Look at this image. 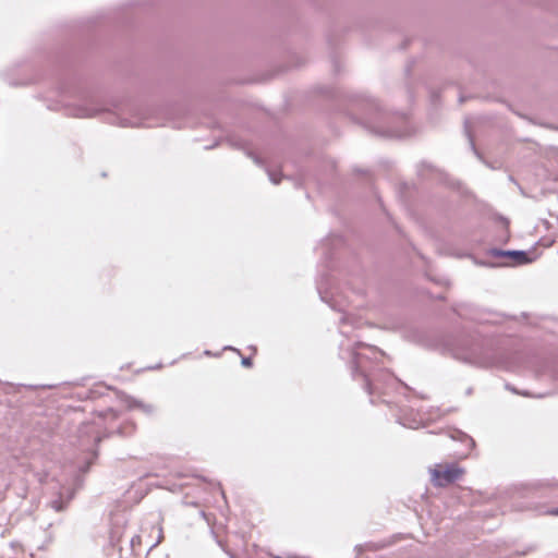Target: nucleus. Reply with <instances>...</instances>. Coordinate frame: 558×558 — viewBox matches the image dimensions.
<instances>
[{"instance_id": "bb28decb", "label": "nucleus", "mask_w": 558, "mask_h": 558, "mask_svg": "<svg viewBox=\"0 0 558 558\" xmlns=\"http://www.w3.org/2000/svg\"><path fill=\"white\" fill-rule=\"evenodd\" d=\"M471 392H472V388H469V389L466 390V393H468V395H470Z\"/></svg>"}, {"instance_id": "a878e982", "label": "nucleus", "mask_w": 558, "mask_h": 558, "mask_svg": "<svg viewBox=\"0 0 558 558\" xmlns=\"http://www.w3.org/2000/svg\"><path fill=\"white\" fill-rule=\"evenodd\" d=\"M459 101H460V102H463V101H464V98H463L462 96H460Z\"/></svg>"}, {"instance_id": "f257e3e1", "label": "nucleus", "mask_w": 558, "mask_h": 558, "mask_svg": "<svg viewBox=\"0 0 558 558\" xmlns=\"http://www.w3.org/2000/svg\"><path fill=\"white\" fill-rule=\"evenodd\" d=\"M316 289L320 300L330 307L342 313L339 320V332L342 339L339 342V357L349 368L354 380H361L364 390L368 395L381 391L390 381L399 379L384 367L385 352L375 345L365 343L360 337L348 328L354 326L352 316L344 313V308L335 300L330 290L329 275L322 274L316 280Z\"/></svg>"}, {"instance_id": "ddd939ff", "label": "nucleus", "mask_w": 558, "mask_h": 558, "mask_svg": "<svg viewBox=\"0 0 558 558\" xmlns=\"http://www.w3.org/2000/svg\"><path fill=\"white\" fill-rule=\"evenodd\" d=\"M499 219L502 222V231H501L500 241L507 242L510 238L509 221L505 217H499Z\"/></svg>"}, {"instance_id": "20e7f679", "label": "nucleus", "mask_w": 558, "mask_h": 558, "mask_svg": "<svg viewBox=\"0 0 558 558\" xmlns=\"http://www.w3.org/2000/svg\"><path fill=\"white\" fill-rule=\"evenodd\" d=\"M118 420V414L113 410H107L104 413H99L92 422L84 425L83 432L89 435L93 440L98 444L104 437H106L112 428L113 424Z\"/></svg>"}, {"instance_id": "6ab92c4d", "label": "nucleus", "mask_w": 558, "mask_h": 558, "mask_svg": "<svg viewBox=\"0 0 558 558\" xmlns=\"http://www.w3.org/2000/svg\"><path fill=\"white\" fill-rule=\"evenodd\" d=\"M476 264L481 265V266H486V267H494V266H496L495 264L487 263V262H476Z\"/></svg>"}, {"instance_id": "412c9836", "label": "nucleus", "mask_w": 558, "mask_h": 558, "mask_svg": "<svg viewBox=\"0 0 558 558\" xmlns=\"http://www.w3.org/2000/svg\"><path fill=\"white\" fill-rule=\"evenodd\" d=\"M437 300H445V296L442 294L437 295Z\"/></svg>"}, {"instance_id": "4be33fe9", "label": "nucleus", "mask_w": 558, "mask_h": 558, "mask_svg": "<svg viewBox=\"0 0 558 558\" xmlns=\"http://www.w3.org/2000/svg\"><path fill=\"white\" fill-rule=\"evenodd\" d=\"M335 71H338V63L337 61L333 62Z\"/></svg>"}, {"instance_id": "5701e85b", "label": "nucleus", "mask_w": 558, "mask_h": 558, "mask_svg": "<svg viewBox=\"0 0 558 558\" xmlns=\"http://www.w3.org/2000/svg\"><path fill=\"white\" fill-rule=\"evenodd\" d=\"M407 186H408V184H407V183L401 184V191H402L403 189H407Z\"/></svg>"}, {"instance_id": "dca6fc26", "label": "nucleus", "mask_w": 558, "mask_h": 558, "mask_svg": "<svg viewBox=\"0 0 558 558\" xmlns=\"http://www.w3.org/2000/svg\"><path fill=\"white\" fill-rule=\"evenodd\" d=\"M439 98H440V95H439V93H438V92L433 90V92L430 93V100H432L433 105H435V106H436V105L438 104V101H439Z\"/></svg>"}, {"instance_id": "b1692460", "label": "nucleus", "mask_w": 558, "mask_h": 558, "mask_svg": "<svg viewBox=\"0 0 558 558\" xmlns=\"http://www.w3.org/2000/svg\"><path fill=\"white\" fill-rule=\"evenodd\" d=\"M398 119H400V120H404V119H405V116H404V114H401Z\"/></svg>"}, {"instance_id": "aec40b11", "label": "nucleus", "mask_w": 558, "mask_h": 558, "mask_svg": "<svg viewBox=\"0 0 558 558\" xmlns=\"http://www.w3.org/2000/svg\"><path fill=\"white\" fill-rule=\"evenodd\" d=\"M550 513L554 515H558V507L550 510Z\"/></svg>"}, {"instance_id": "39448f33", "label": "nucleus", "mask_w": 558, "mask_h": 558, "mask_svg": "<svg viewBox=\"0 0 558 558\" xmlns=\"http://www.w3.org/2000/svg\"><path fill=\"white\" fill-rule=\"evenodd\" d=\"M487 254L495 258H507L509 263L500 264V266H520L532 263L536 257L530 251L524 250H502L499 247H492Z\"/></svg>"}, {"instance_id": "f3484780", "label": "nucleus", "mask_w": 558, "mask_h": 558, "mask_svg": "<svg viewBox=\"0 0 558 558\" xmlns=\"http://www.w3.org/2000/svg\"><path fill=\"white\" fill-rule=\"evenodd\" d=\"M429 280L436 282L437 284H448V280L444 277H439V278H434V277H428Z\"/></svg>"}, {"instance_id": "2eb2a0df", "label": "nucleus", "mask_w": 558, "mask_h": 558, "mask_svg": "<svg viewBox=\"0 0 558 558\" xmlns=\"http://www.w3.org/2000/svg\"><path fill=\"white\" fill-rule=\"evenodd\" d=\"M537 549V545L536 544H529L526 546H524V548L522 550H518L517 554L519 556H525L530 553H533Z\"/></svg>"}, {"instance_id": "f8f14e48", "label": "nucleus", "mask_w": 558, "mask_h": 558, "mask_svg": "<svg viewBox=\"0 0 558 558\" xmlns=\"http://www.w3.org/2000/svg\"><path fill=\"white\" fill-rule=\"evenodd\" d=\"M506 389L515 393V395H520V396H524V397H534V398H544L548 395H550V392H543V393H538V395H532L530 393V391L527 390H518L514 386H512L511 384H506Z\"/></svg>"}, {"instance_id": "393cba45", "label": "nucleus", "mask_w": 558, "mask_h": 558, "mask_svg": "<svg viewBox=\"0 0 558 558\" xmlns=\"http://www.w3.org/2000/svg\"><path fill=\"white\" fill-rule=\"evenodd\" d=\"M243 363H244L245 365H250L248 360H244V361H243Z\"/></svg>"}, {"instance_id": "a211bd4d", "label": "nucleus", "mask_w": 558, "mask_h": 558, "mask_svg": "<svg viewBox=\"0 0 558 558\" xmlns=\"http://www.w3.org/2000/svg\"><path fill=\"white\" fill-rule=\"evenodd\" d=\"M328 167L330 171H333L336 169V161L335 160H328Z\"/></svg>"}, {"instance_id": "9d476101", "label": "nucleus", "mask_w": 558, "mask_h": 558, "mask_svg": "<svg viewBox=\"0 0 558 558\" xmlns=\"http://www.w3.org/2000/svg\"><path fill=\"white\" fill-rule=\"evenodd\" d=\"M449 436L451 439L464 444L469 449H472L475 446L474 439L470 435L460 429H454L453 432L450 433Z\"/></svg>"}, {"instance_id": "f03ea898", "label": "nucleus", "mask_w": 558, "mask_h": 558, "mask_svg": "<svg viewBox=\"0 0 558 558\" xmlns=\"http://www.w3.org/2000/svg\"><path fill=\"white\" fill-rule=\"evenodd\" d=\"M345 101L344 113L368 132L385 138L404 136L399 129L392 125L395 116L386 111L377 99L365 94L354 93L348 95Z\"/></svg>"}, {"instance_id": "6e6552de", "label": "nucleus", "mask_w": 558, "mask_h": 558, "mask_svg": "<svg viewBox=\"0 0 558 558\" xmlns=\"http://www.w3.org/2000/svg\"><path fill=\"white\" fill-rule=\"evenodd\" d=\"M303 63V59L294 51L281 47V73L284 70L298 68Z\"/></svg>"}, {"instance_id": "4468645a", "label": "nucleus", "mask_w": 558, "mask_h": 558, "mask_svg": "<svg viewBox=\"0 0 558 558\" xmlns=\"http://www.w3.org/2000/svg\"><path fill=\"white\" fill-rule=\"evenodd\" d=\"M464 131H465V135H466V136H468V138H469L471 149L473 150V153H474L478 158H481L480 153H478V150L476 149V146H475V143H474L473 136H472V134H471V132H470V130H469V128H468V122H466V121H465V123H464Z\"/></svg>"}, {"instance_id": "9b49d317", "label": "nucleus", "mask_w": 558, "mask_h": 558, "mask_svg": "<svg viewBox=\"0 0 558 558\" xmlns=\"http://www.w3.org/2000/svg\"><path fill=\"white\" fill-rule=\"evenodd\" d=\"M397 422L401 425H403L404 427H409V428H418L422 424V420L416 417V416H413V417H408L405 415H400L398 416V420Z\"/></svg>"}, {"instance_id": "7ed1b4c3", "label": "nucleus", "mask_w": 558, "mask_h": 558, "mask_svg": "<svg viewBox=\"0 0 558 558\" xmlns=\"http://www.w3.org/2000/svg\"><path fill=\"white\" fill-rule=\"evenodd\" d=\"M453 357L476 367H502L505 360L492 339L471 337L452 350Z\"/></svg>"}, {"instance_id": "0eeeda50", "label": "nucleus", "mask_w": 558, "mask_h": 558, "mask_svg": "<svg viewBox=\"0 0 558 558\" xmlns=\"http://www.w3.org/2000/svg\"><path fill=\"white\" fill-rule=\"evenodd\" d=\"M533 373L538 380H549L558 385V362L556 361H537Z\"/></svg>"}, {"instance_id": "cd10ccee", "label": "nucleus", "mask_w": 558, "mask_h": 558, "mask_svg": "<svg viewBox=\"0 0 558 558\" xmlns=\"http://www.w3.org/2000/svg\"><path fill=\"white\" fill-rule=\"evenodd\" d=\"M280 178H281V180L286 178L282 172L280 174Z\"/></svg>"}, {"instance_id": "1a4fd4ad", "label": "nucleus", "mask_w": 558, "mask_h": 558, "mask_svg": "<svg viewBox=\"0 0 558 558\" xmlns=\"http://www.w3.org/2000/svg\"><path fill=\"white\" fill-rule=\"evenodd\" d=\"M427 172H430V174L435 178H438L441 182L448 184L446 180V174L441 172L440 170L436 169L433 165L423 161L417 167V174L418 177L425 179L427 177Z\"/></svg>"}, {"instance_id": "423d86ee", "label": "nucleus", "mask_w": 558, "mask_h": 558, "mask_svg": "<svg viewBox=\"0 0 558 558\" xmlns=\"http://www.w3.org/2000/svg\"><path fill=\"white\" fill-rule=\"evenodd\" d=\"M462 473L463 469L454 463H450L445 468H435L432 470V482L437 487H444L456 482Z\"/></svg>"}]
</instances>
